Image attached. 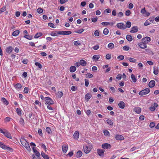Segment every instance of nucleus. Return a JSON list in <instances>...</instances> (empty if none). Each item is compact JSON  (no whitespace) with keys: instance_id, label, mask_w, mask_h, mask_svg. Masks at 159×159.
Listing matches in <instances>:
<instances>
[{"instance_id":"nucleus-1","label":"nucleus","mask_w":159,"mask_h":159,"mask_svg":"<svg viewBox=\"0 0 159 159\" xmlns=\"http://www.w3.org/2000/svg\"><path fill=\"white\" fill-rule=\"evenodd\" d=\"M20 142L22 146L25 147L27 151L29 152L31 151V148L29 144L25 139L22 137L20 139Z\"/></svg>"},{"instance_id":"nucleus-2","label":"nucleus","mask_w":159,"mask_h":159,"mask_svg":"<svg viewBox=\"0 0 159 159\" xmlns=\"http://www.w3.org/2000/svg\"><path fill=\"white\" fill-rule=\"evenodd\" d=\"M0 133L3 134L7 138L10 139H12L11 134L6 129H2Z\"/></svg>"},{"instance_id":"nucleus-3","label":"nucleus","mask_w":159,"mask_h":159,"mask_svg":"<svg viewBox=\"0 0 159 159\" xmlns=\"http://www.w3.org/2000/svg\"><path fill=\"white\" fill-rule=\"evenodd\" d=\"M0 147L4 150H7L10 151H12V149L5 144L3 143L0 142Z\"/></svg>"},{"instance_id":"nucleus-4","label":"nucleus","mask_w":159,"mask_h":159,"mask_svg":"<svg viewBox=\"0 0 159 159\" xmlns=\"http://www.w3.org/2000/svg\"><path fill=\"white\" fill-rule=\"evenodd\" d=\"M150 92V89L149 88H146L140 91L139 93L140 95L143 96L146 95Z\"/></svg>"},{"instance_id":"nucleus-5","label":"nucleus","mask_w":159,"mask_h":159,"mask_svg":"<svg viewBox=\"0 0 159 159\" xmlns=\"http://www.w3.org/2000/svg\"><path fill=\"white\" fill-rule=\"evenodd\" d=\"M46 99L45 100V104L46 105H52L54 104V102L49 97H46Z\"/></svg>"},{"instance_id":"nucleus-6","label":"nucleus","mask_w":159,"mask_h":159,"mask_svg":"<svg viewBox=\"0 0 159 159\" xmlns=\"http://www.w3.org/2000/svg\"><path fill=\"white\" fill-rule=\"evenodd\" d=\"M83 149L84 152L86 154L89 153L91 151L90 148L86 145L83 146Z\"/></svg>"},{"instance_id":"nucleus-7","label":"nucleus","mask_w":159,"mask_h":159,"mask_svg":"<svg viewBox=\"0 0 159 159\" xmlns=\"http://www.w3.org/2000/svg\"><path fill=\"white\" fill-rule=\"evenodd\" d=\"M116 26L118 28L122 30H124L126 28V26L122 23H117L116 25Z\"/></svg>"},{"instance_id":"nucleus-8","label":"nucleus","mask_w":159,"mask_h":159,"mask_svg":"<svg viewBox=\"0 0 159 159\" xmlns=\"http://www.w3.org/2000/svg\"><path fill=\"white\" fill-rule=\"evenodd\" d=\"M97 153L101 157H103L105 155V151L101 149H97Z\"/></svg>"},{"instance_id":"nucleus-9","label":"nucleus","mask_w":159,"mask_h":159,"mask_svg":"<svg viewBox=\"0 0 159 159\" xmlns=\"http://www.w3.org/2000/svg\"><path fill=\"white\" fill-rule=\"evenodd\" d=\"M151 38L148 37H146L142 39V42L147 44L151 41Z\"/></svg>"},{"instance_id":"nucleus-10","label":"nucleus","mask_w":159,"mask_h":159,"mask_svg":"<svg viewBox=\"0 0 159 159\" xmlns=\"http://www.w3.org/2000/svg\"><path fill=\"white\" fill-rule=\"evenodd\" d=\"M138 45L140 48L142 49H145L147 48V45L146 44L143 42L139 43H138Z\"/></svg>"},{"instance_id":"nucleus-11","label":"nucleus","mask_w":159,"mask_h":159,"mask_svg":"<svg viewBox=\"0 0 159 159\" xmlns=\"http://www.w3.org/2000/svg\"><path fill=\"white\" fill-rule=\"evenodd\" d=\"M102 147L104 149H110L111 148V145L109 143H105L102 144Z\"/></svg>"},{"instance_id":"nucleus-12","label":"nucleus","mask_w":159,"mask_h":159,"mask_svg":"<svg viewBox=\"0 0 159 159\" xmlns=\"http://www.w3.org/2000/svg\"><path fill=\"white\" fill-rule=\"evenodd\" d=\"M32 149L34 152L35 154L34 155L35 156H36L37 157H40V153L37 150L36 148L33 147L32 148Z\"/></svg>"},{"instance_id":"nucleus-13","label":"nucleus","mask_w":159,"mask_h":159,"mask_svg":"<svg viewBox=\"0 0 159 159\" xmlns=\"http://www.w3.org/2000/svg\"><path fill=\"white\" fill-rule=\"evenodd\" d=\"M138 31V27L137 26H134L131 28V30L130 31L131 33H134Z\"/></svg>"},{"instance_id":"nucleus-14","label":"nucleus","mask_w":159,"mask_h":159,"mask_svg":"<svg viewBox=\"0 0 159 159\" xmlns=\"http://www.w3.org/2000/svg\"><path fill=\"white\" fill-rule=\"evenodd\" d=\"M72 33V32L71 31H60V32L59 33V34L61 35H70Z\"/></svg>"},{"instance_id":"nucleus-15","label":"nucleus","mask_w":159,"mask_h":159,"mask_svg":"<svg viewBox=\"0 0 159 159\" xmlns=\"http://www.w3.org/2000/svg\"><path fill=\"white\" fill-rule=\"evenodd\" d=\"M68 149V146L67 145L64 144L62 146V152L64 153H66Z\"/></svg>"},{"instance_id":"nucleus-16","label":"nucleus","mask_w":159,"mask_h":159,"mask_svg":"<svg viewBox=\"0 0 159 159\" xmlns=\"http://www.w3.org/2000/svg\"><path fill=\"white\" fill-rule=\"evenodd\" d=\"M119 107L121 109H124L125 106V104L123 101L120 102L118 104Z\"/></svg>"},{"instance_id":"nucleus-17","label":"nucleus","mask_w":159,"mask_h":159,"mask_svg":"<svg viewBox=\"0 0 159 159\" xmlns=\"http://www.w3.org/2000/svg\"><path fill=\"white\" fill-rule=\"evenodd\" d=\"M157 104L155 102L153 104V106L150 107L149 109L151 111H154L156 110V108L157 107Z\"/></svg>"},{"instance_id":"nucleus-18","label":"nucleus","mask_w":159,"mask_h":159,"mask_svg":"<svg viewBox=\"0 0 159 159\" xmlns=\"http://www.w3.org/2000/svg\"><path fill=\"white\" fill-rule=\"evenodd\" d=\"M115 138L117 140H121L124 139V137L121 135L116 134L115 136Z\"/></svg>"},{"instance_id":"nucleus-19","label":"nucleus","mask_w":159,"mask_h":159,"mask_svg":"<svg viewBox=\"0 0 159 159\" xmlns=\"http://www.w3.org/2000/svg\"><path fill=\"white\" fill-rule=\"evenodd\" d=\"M13 48L11 46L7 47L6 49V52L8 54H10L13 50Z\"/></svg>"},{"instance_id":"nucleus-20","label":"nucleus","mask_w":159,"mask_h":159,"mask_svg":"<svg viewBox=\"0 0 159 159\" xmlns=\"http://www.w3.org/2000/svg\"><path fill=\"white\" fill-rule=\"evenodd\" d=\"M155 81L154 80H152L150 81L148 84V86L150 88H153L155 85Z\"/></svg>"},{"instance_id":"nucleus-21","label":"nucleus","mask_w":159,"mask_h":159,"mask_svg":"<svg viewBox=\"0 0 159 159\" xmlns=\"http://www.w3.org/2000/svg\"><path fill=\"white\" fill-rule=\"evenodd\" d=\"M79 133L78 131H76L73 134L74 138L76 140H78L79 137Z\"/></svg>"},{"instance_id":"nucleus-22","label":"nucleus","mask_w":159,"mask_h":159,"mask_svg":"<svg viewBox=\"0 0 159 159\" xmlns=\"http://www.w3.org/2000/svg\"><path fill=\"white\" fill-rule=\"evenodd\" d=\"M114 24V23L113 22H102L101 23V24L102 25L107 26L108 25H110L111 26H112Z\"/></svg>"},{"instance_id":"nucleus-23","label":"nucleus","mask_w":159,"mask_h":159,"mask_svg":"<svg viewBox=\"0 0 159 159\" xmlns=\"http://www.w3.org/2000/svg\"><path fill=\"white\" fill-rule=\"evenodd\" d=\"M134 111L137 114H139L141 112V109L139 107H137L134 108L133 109Z\"/></svg>"},{"instance_id":"nucleus-24","label":"nucleus","mask_w":159,"mask_h":159,"mask_svg":"<svg viewBox=\"0 0 159 159\" xmlns=\"http://www.w3.org/2000/svg\"><path fill=\"white\" fill-rule=\"evenodd\" d=\"M60 32V31H52L50 35L52 36H56L59 35H61L59 34V33Z\"/></svg>"},{"instance_id":"nucleus-25","label":"nucleus","mask_w":159,"mask_h":159,"mask_svg":"<svg viewBox=\"0 0 159 159\" xmlns=\"http://www.w3.org/2000/svg\"><path fill=\"white\" fill-rule=\"evenodd\" d=\"M92 97V95L90 93H88L85 96V98L86 100L88 101L89 99Z\"/></svg>"},{"instance_id":"nucleus-26","label":"nucleus","mask_w":159,"mask_h":159,"mask_svg":"<svg viewBox=\"0 0 159 159\" xmlns=\"http://www.w3.org/2000/svg\"><path fill=\"white\" fill-rule=\"evenodd\" d=\"M130 78L131 79V82L133 83H135L137 81V79L135 75L134 74H132L131 75Z\"/></svg>"},{"instance_id":"nucleus-27","label":"nucleus","mask_w":159,"mask_h":159,"mask_svg":"<svg viewBox=\"0 0 159 159\" xmlns=\"http://www.w3.org/2000/svg\"><path fill=\"white\" fill-rule=\"evenodd\" d=\"M147 54H149L151 55H153L154 53L149 48H148L145 49Z\"/></svg>"},{"instance_id":"nucleus-28","label":"nucleus","mask_w":159,"mask_h":159,"mask_svg":"<svg viewBox=\"0 0 159 159\" xmlns=\"http://www.w3.org/2000/svg\"><path fill=\"white\" fill-rule=\"evenodd\" d=\"M41 155L42 156L44 159H49V157L46 154L43 152H41Z\"/></svg>"},{"instance_id":"nucleus-29","label":"nucleus","mask_w":159,"mask_h":159,"mask_svg":"<svg viewBox=\"0 0 159 159\" xmlns=\"http://www.w3.org/2000/svg\"><path fill=\"white\" fill-rule=\"evenodd\" d=\"M80 65L85 66L87 64V62L84 60H81L80 61Z\"/></svg>"},{"instance_id":"nucleus-30","label":"nucleus","mask_w":159,"mask_h":159,"mask_svg":"<svg viewBox=\"0 0 159 159\" xmlns=\"http://www.w3.org/2000/svg\"><path fill=\"white\" fill-rule=\"evenodd\" d=\"M20 33V31L19 30H16L14 31L12 34L13 36L16 37Z\"/></svg>"},{"instance_id":"nucleus-31","label":"nucleus","mask_w":159,"mask_h":159,"mask_svg":"<svg viewBox=\"0 0 159 159\" xmlns=\"http://www.w3.org/2000/svg\"><path fill=\"white\" fill-rule=\"evenodd\" d=\"M100 57V56L99 55H94L93 56L92 59L94 61H97L98 60Z\"/></svg>"},{"instance_id":"nucleus-32","label":"nucleus","mask_w":159,"mask_h":159,"mask_svg":"<svg viewBox=\"0 0 159 159\" xmlns=\"http://www.w3.org/2000/svg\"><path fill=\"white\" fill-rule=\"evenodd\" d=\"M76 70V68L74 66H71L70 68V71L71 72H74Z\"/></svg>"},{"instance_id":"nucleus-33","label":"nucleus","mask_w":159,"mask_h":159,"mask_svg":"<svg viewBox=\"0 0 159 159\" xmlns=\"http://www.w3.org/2000/svg\"><path fill=\"white\" fill-rule=\"evenodd\" d=\"M126 39L129 42L133 40L132 37L130 35H127L126 36Z\"/></svg>"},{"instance_id":"nucleus-34","label":"nucleus","mask_w":159,"mask_h":159,"mask_svg":"<svg viewBox=\"0 0 159 159\" xmlns=\"http://www.w3.org/2000/svg\"><path fill=\"white\" fill-rule=\"evenodd\" d=\"M1 101L6 105H8L9 104V102L8 101H7V100L6 98H2Z\"/></svg>"},{"instance_id":"nucleus-35","label":"nucleus","mask_w":159,"mask_h":159,"mask_svg":"<svg viewBox=\"0 0 159 159\" xmlns=\"http://www.w3.org/2000/svg\"><path fill=\"white\" fill-rule=\"evenodd\" d=\"M82 155V152L81 151H79L77 152L76 157L77 158H80L81 157Z\"/></svg>"},{"instance_id":"nucleus-36","label":"nucleus","mask_w":159,"mask_h":159,"mask_svg":"<svg viewBox=\"0 0 159 159\" xmlns=\"http://www.w3.org/2000/svg\"><path fill=\"white\" fill-rule=\"evenodd\" d=\"M107 46L108 48L112 49L114 48V45L113 43H110L108 44Z\"/></svg>"},{"instance_id":"nucleus-37","label":"nucleus","mask_w":159,"mask_h":159,"mask_svg":"<svg viewBox=\"0 0 159 159\" xmlns=\"http://www.w3.org/2000/svg\"><path fill=\"white\" fill-rule=\"evenodd\" d=\"M42 35V34L41 32L37 33L34 36L35 38H38Z\"/></svg>"},{"instance_id":"nucleus-38","label":"nucleus","mask_w":159,"mask_h":159,"mask_svg":"<svg viewBox=\"0 0 159 159\" xmlns=\"http://www.w3.org/2000/svg\"><path fill=\"white\" fill-rule=\"evenodd\" d=\"M19 122L20 124L22 126L24 125L25 122L23 119L22 118H20V119Z\"/></svg>"},{"instance_id":"nucleus-39","label":"nucleus","mask_w":159,"mask_h":159,"mask_svg":"<svg viewBox=\"0 0 159 159\" xmlns=\"http://www.w3.org/2000/svg\"><path fill=\"white\" fill-rule=\"evenodd\" d=\"M128 60L130 62H135L137 61V60L136 59L132 57L129 58Z\"/></svg>"},{"instance_id":"nucleus-40","label":"nucleus","mask_w":159,"mask_h":159,"mask_svg":"<svg viewBox=\"0 0 159 159\" xmlns=\"http://www.w3.org/2000/svg\"><path fill=\"white\" fill-rule=\"evenodd\" d=\"M63 95V93L61 91H59L58 92L57 94V97L59 98H61Z\"/></svg>"},{"instance_id":"nucleus-41","label":"nucleus","mask_w":159,"mask_h":159,"mask_svg":"<svg viewBox=\"0 0 159 159\" xmlns=\"http://www.w3.org/2000/svg\"><path fill=\"white\" fill-rule=\"evenodd\" d=\"M21 84L20 83L17 84L15 86V88L16 89H20L21 88Z\"/></svg>"},{"instance_id":"nucleus-42","label":"nucleus","mask_w":159,"mask_h":159,"mask_svg":"<svg viewBox=\"0 0 159 159\" xmlns=\"http://www.w3.org/2000/svg\"><path fill=\"white\" fill-rule=\"evenodd\" d=\"M73 43L74 44L75 46L80 45L81 44L80 41L79 40L77 41H74Z\"/></svg>"},{"instance_id":"nucleus-43","label":"nucleus","mask_w":159,"mask_h":159,"mask_svg":"<svg viewBox=\"0 0 159 159\" xmlns=\"http://www.w3.org/2000/svg\"><path fill=\"white\" fill-rule=\"evenodd\" d=\"M16 112L17 114L19 116L21 115V110L20 109L17 108L16 109Z\"/></svg>"},{"instance_id":"nucleus-44","label":"nucleus","mask_w":159,"mask_h":159,"mask_svg":"<svg viewBox=\"0 0 159 159\" xmlns=\"http://www.w3.org/2000/svg\"><path fill=\"white\" fill-rule=\"evenodd\" d=\"M109 33V30L107 28H105L103 31V34L105 35H107Z\"/></svg>"},{"instance_id":"nucleus-45","label":"nucleus","mask_w":159,"mask_h":159,"mask_svg":"<svg viewBox=\"0 0 159 159\" xmlns=\"http://www.w3.org/2000/svg\"><path fill=\"white\" fill-rule=\"evenodd\" d=\"M46 131L48 134H50L51 133V129L49 127H46Z\"/></svg>"},{"instance_id":"nucleus-46","label":"nucleus","mask_w":159,"mask_h":159,"mask_svg":"<svg viewBox=\"0 0 159 159\" xmlns=\"http://www.w3.org/2000/svg\"><path fill=\"white\" fill-rule=\"evenodd\" d=\"M35 66H38L39 68L41 69L42 68V66L41 64L38 62H36L35 63Z\"/></svg>"},{"instance_id":"nucleus-47","label":"nucleus","mask_w":159,"mask_h":159,"mask_svg":"<svg viewBox=\"0 0 159 159\" xmlns=\"http://www.w3.org/2000/svg\"><path fill=\"white\" fill-rule=\"evenodd\" d=\"M107 122L108 125H112L113 124V122H112L111 120L110 119H109L107 120Z\"/></svg>"},{"instance_id":"nucleus-48","label":"nucleus","mask_w":159,"mask_h":159,"mask_svg":"<svg viewBox=\"0 0 159 159\" xmlns=\"http://www.w3.org/2000/svg\"><path fill=\"white\" fill-rule=\"evenodd\" d=\"M103 133H104V134L106 136H110V133L108 130H104L103 132Z\"/></svg>"},{"instance_id":"nucleus-49","label":"nucleus","mask_w":159,"mask_h":159,"mask_svg":"<svg viewBox=\"0 0 159 159\" xmlns=\"http://www.w3.org/2000/svg\"><path fill=\"white\" fill-rule=\"evenodd\" d=\"M6 7H3L2 8L0 9V14H1L2 12H4L6 10Z\"/></svg>"},{"instance_id":"nucleus-50","label":"nucleus","mask_w":159,"mask_h":159,"mask_svg":"<svg viewBox=\"0 0 159 159\" xmlns=\"http://www.w3.org/2000/svg\"><path fill=\"white\" fill-rule=\"evenodd\" d=\"M131 22L128 21L126 23V25H125V26H126V28L127 27L128 28H129L131 27Z\"/></svg>"},{"instance_id":"nucleus-51","label":"nucleus","mask_w":159,"mask_h":159,"mask_svg":"<svg viewBox=\"0 0 159 159\" xmlns=\"http://www.w3.org/2000/svg\"><path fill=\"white\" fill-rule=\"evenodd\" d=\"M38 133L39 135L42 137L43 135L42 130L40 129H39L38 130Z\"/></svg>"},{"instance_id":"nucleus-52","label":"nucleus","mask_w":159,"mask_h":159,"mask_svg":"<svg viewBox=\"0 0 159 159\" xmlns=\"http://www.w3.org/2000/svg\"><path fill=\"white\" fill-rule=\"evenodd\" d=\"M146 11L145 10V8H144L141 9V13H142L143 15H145V14Z\"/></svg>"},{"instance_id":"nucleus-53","label":"nucleus","mask_w":159,"mask_h":159,"mask_svg":"<svg viewBox=\"0 0 159 159\" xmlns=\"http://www.w3.org/2000/svg\"><path fill=\"white\" fill-rule=\"evenodd\" d=\"M131 13L130 11L129 10H127L125 11V15L127 16H129L130 15Z\"/></svg>"},{"instance_id":"nucleus-54","label":"nucleus","mask_w":159,"mask_h":159,"mask_svg":"<svg viewBox=\"0 0 159 159\" xmlns=\"http://www.w3.org/2000/svg\"><path fill=\"white\" fill-rule=\"evenodd\" d=\"M24 37L29 40H31L32 39V37L28 35H25Z\"/></svg>"},{"instance_id":"nucleus-55","label":"nucleus","mask_w":159,"mask_h":159,"mask_svg":"<svg viewBox=\"0 0 159 159\" xmlns=\"http://www.w3.org/2000/svg\"><path fill=\"white\" fill-rule=\"evenodd\" d=\"M93 48L94 50H97L99 48V46L98 45H95L93 47Z\"/></svg>"},{"instance_id":"nucleus-56","label":"nucleus","mask_w":159,"mask_h":159,"mask_svg":"<svg viewBox=\"0 0 159 159\" xmlns=\"http://www.w3.org/2000/svg\"><path fill=\"white\" fill-rule=\"evenodd\" d=\"M123 49L125 51H128L129 50V48L128 46H125L123 47Z\"/></svg>"},{"instance_id":"nucleus-57","label":"nucleus","mask_w":159,"mask_h":159,"mask_svg":"<svg viewBox=\"0 0 159 159\" xmlns=\"http://www.w3.org/2000/svg\"><path fill=\"white\" fill-rule=\"evenodd\" d=\"M106 58L107 60H109L111 58V55L110 54H107L106 55Z\"/></svg>"},{"instance_id":"nucleus-58","label":"nucleus","mask_w":159,"mask_h":159,"mask_svg":"<svg viewBox=\"0 0 159 159\" xmlns=\"http://www.w3.org/2000/svg\"><path fill=\"white\" fill-rule=\"evenodd\" d=\"M37 11L39 13L41 14L43 12V9L41 8H39L37 9Z\"/></svg>"},{"instance_id":"nucleus-59","label":"nucleus","mask_w":159,"mask_h":159,"mask_svg":"<svg viewBox=\"0 0 159 159\" xmlns=\"http://www.w3.org/2000/svg\"><path fill=\"white\" fill-rule=\"evenodd\" d=\"M34 103L36 105H38L39 106V107H41V102L38 100L35 101L34 102Z\"/></svg>"},{"instance_id":"nucleus-60","label":"nucleus","mask_w":159,"mask_h":159,"mask_svg":"<svg viewBox=\"0 0 159 159\" xmlns=\"http://www.w3.org/2000/svg\"><path fill=\"white\" fill-rule=\"evenodd\" d=\"M117 59L120 60H123L124 58V56L122 55H120L118 56L117 57Z\"/></svg>"},{"instance_id":"nucleus-61","label":"nucleus","mask_w":159,"mask_h":159,"mask_svg":"<svg viewBox=\"0 0 159 159\" xmlns=\"http://www.w3.org/2000/svg\"><path fill=\"white\" fill-rule=\"evenodd\" d=\"M48 25L50 27H52V28H55V27H54V24L52 23H49L48 24Z\"/></svg>"},{"instance_id":"nucleus-62","label":"nucleus","mask_w":159,"mask_h":159,"mask_svg":"<svg viewBox=\"0 0 159 159\" xmlns=\"http://www.w3.org/2000/svg\"><path fill=\"white\" fill-rule=\"evenodd\" d=\"M84 31V30L83 29H81L79 30H78L77 31H76L75 32L76 33L81 34L82 32H83Z\"/></svg>"},{"instance_id":"nucleus-63","label":"nucleus","mask_w":159,"mask_h":159,"mask_svg":"<svg viewBox=\"0 0 159 159\" xmlns=\"http://www.w3.org/2000/svg\"><path fill=\"white\" fill-rule=\"evenodd\" d=\"M123 13L122 12H119L117 14V17H122L123 16Z\"/></svg>"},{"instance_id":"nucleus-64","label":"nucleus","mask_w":159,"mask_h":159,"mask_svg":"<svg viewBox=\"0 0 159 159\" xmlns=\"http://www.w3.org/2000/svg\"><path fill=\"white\" fill-rule=\"evenodd\" d=\"M33 158L32 159H41L40 158V157H37L36 156H35L34 154H33L32 155Z\"/></svg>"}]
</instances>
